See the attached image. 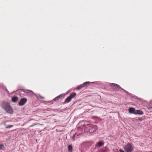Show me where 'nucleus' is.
Returning <instances> with one entry per match:
<instances>
[{"label": "nucleus", "mask_w": 152, "mask_h": 152, "mask_svg": "<svg viewBox=\"0 0 152 152\" xmlns=\"http://www.w3.org/2000/svg\"><path fill=\"white\" fill-rule=\"evenodd\" d=\"M119 151H120V152H125L123 150H122L121 149H120L119 150Z\"/></svg>", "instance_id": "19"}, {"label": "nucleus", "mask_w": 152, "mask_h": 152, "mask_svg": "<svg viewBox=\"0 0 152 152\" xmlns=\"http://www.w3.org/2000/svg\"><path fill=\"white\" fill-rule=\"evenodd\" d=\"M23 91L25 93H29L31 95L34 94V92L31 90H24Z\"/></svg>", "instance_id": "7"}, {"label": "nucleus", "mask_w": 152, "mask_h": 152, "mask_svg": "<svg viewBox=\"0 0 152 152\" xmlns=\"http://www.w3.org/2000/svg\"><path fill=\"white\" fill-rule=\"evenodd\" d=\"M59 96L60 97V98H61V97H62L63 95L62 94H60L59 95Z\"/></svg>", "instance_id": "20"}, {"label": "nucleus", "mask_w": 152, "mask_h": 152, "mask_svg": "<svg viewBox=\"0 0 152 152\" xmlns=\"http://www.w3.org/2000/svg\"><path fill=\"white\" fill-rule=\"evenodd\" d=\"M134 114H138L139 115H143V113L141 111L138 110H136L134 113Z\"/></svg>", "instance_id": "9"}, {"label": "nucleus", "mask_w": 152, "mask_h": 152, "mask_svg": "<svg viewBox=\"0 0 152 152\" xmlns=\"http://www.w3.org/2000/svg\"><path fill=\"white\" fill-rule=\"evenodd\" d=\"M27 101V99L26 98H23L20 99L18 104L20 106L23 105Z\"/></svg>", "instance_id": "6"}, {"label": "nucleus", "mask_w": 152, "mask_h": 152, "mask_svg": "<svg viewBox=\"0 0 152 152\" xmlns=\"http://www.w3.org/2000/svg\"><path fill=\"white\" fill-rule=\"evenodd\" d=\"M90 83V82H86L83 84V86H86L87 85H89Z\"/></svg>", "instance_id": "13"}, {"label": "nucleus", "mask_w": 152, "mask_h": 152, "mask_svg": "<svg viewBox=\"0 0 152 152\" xmlns=\"http://www.w3.org/2000/svg\"><path fill=\"white\" fill-rule=\"evenodd\" d=\"M124 149L127 152H131L133 150L132 145L129 143H128L124 147Z\"/></svg>", "instance_id": "2"}, {"label": "nucleus", "mask_w": 152, "mask_h": 152, "mask_svg": "<svg viewBox=\"0 0 152 152\" xmlns=\"http://www.w3.org/2000/svg\"><path fill=\"white\" fill-rule=\"evenodd\" d=\"M58 99H57V97H56V98H54L53 99V100L54 101H56Z\"/></svg>", "instance_id": "18"}, {"label": "nucleus", "mask_w": 152, "mask_h": 152, "mask_svg": "<svg viewBox=\"0 0 152 152\" xmlns=\"http://www.w3.org/2000/svg\"><path fill=\"white\" fill-rule=\"evenodd\" d=\"M84 86H83V84L81 85L80 86H79L77 88V90H80Z\"/></svg>", "instance_id": "14"}, {"label": "nucleus", "mask_w": 152, "mask_h": 152, "mask_svg": "<svg viewBox=\"0 0 152 152\" xmlns=\"http://www.w3.org/2000/svg\"><path fill=\"white\" fill-rule=\"evenodd\" d=\"M57 98V99H58L59 98H60V97H59V96H57L56 97Z\"/></svg>", "instance_id": "22"}, {"label": "nucleus", "mask_w": 152, "mask_h": 152, "mask_svg": "<svg viewBox=\"0 0 152 152\" xmlns=\"http://www.w3.org/2000/svg\"><path fill=\"white\" fill-rule=\"evenodd\" d=\"M135 111V109L133 107L130 108L129 109V112L131 113H133L134 114Z\"/></svg>", "instance_id": "8"}, {"label": "nucleus", "mask_w": 152, "mask_h": 152, "mask_svg": "<svg viewBox=\"0 0 152 152\" xmlns=\"http://www.w3.org/2000/svg\"><path fill=\"white\" fill-rule=\"evenodd\" d=\"M4 148V146L2 145H0V149H2Z\"/></svg>", "instance_id": "15"}, {"label": "nucleus", "mask_w": 152, "mask_h": 152, "mask_svg": "<svg viewBox=\"0 0 152 152\" xmlns=\"http://www.w3.org/2000/svg\"><path fill=\"white\" fill-rule=\"evenodd\" d=\"M104 144V142L103 141H101L98 142L96 145V146L98 147H100Z\"/></svg>", "instance_id": "10"}, {"label": "nucleus", "mask_w": 152, "mask_h": 152, "mask_svg": "<svg viewBox=\"0 0 152 152\" xmlns=\"http://www.w3.org/2000/svg\"><path fill=\"white\" fill-rule=\"evenodd\" d=\"M39 98L41 99H44L45 98L44 97H42V96H41L40 95H39Z\"/></svg>", "instance_id": "17"}, {"label": "nucleus", "mask_w": 152, "mask_h": 152, "mask_svg": "<svg viewBox=\"0 0 152 152\" xmlns=\"http://www.w3.org/2000/svg\"><path fill=\"white\" fill-rule=\"evenodd\" d=\"M111 86L113 89L115 91H118L120 89H121L122 90H124L125 92H126V90L122 88L120 86L117 84L112 83L111 84Z\"/></svg>", "instance_id": "3"}, {"label": "nucleus", "mask_w": 152, "mask_h": 152, "mask_svg": "<svg viewBox=\"0 0 152 152\" xmlns=\"http://www.w3.org/2000/svg\"><path fill=\"white\" fill-rule=\"evenodd\" d=\"M76 95V94L75 93L71 94L65 100V103H68L70 102L71 99L73 98Z\"/></svg>", "instance_id": "4"}, {"label": "nucleus", "mask_w": 152, "mask_h": 152, "mask_svg": "<svg viewBox=\"0 0 152 152\" xmlns=\"http://www.w3.org/2000/svg\"><path fill=\"white\" fill-rule=\"evenodd\" d=\"M105 150H104L103 152H104L105 151Z\"/></svg>", "instance_id": "23"}, {"label": "nucleus", "mask_w": 152, "mask_h": 152, "mask_svg": "<svg viewBox=\"0 0 152 152\" xmlns=\"http://www.w3.org/2000/svg\"><path fill=\"white\" fill-rule=\"evenodd\" d=\"M68 148L69 151L70 152H72V147L71 145H69L68 146Z\"/></svg>", "instance_id": "12"}, {"label": "nucleus", "mask_w": 152, "mask_h": 152, "mask_svg": "<svg viewBox=\"0 0 152 152\" xmlns=\"http://www.w3.org/2000/svg\"><path fill=\"white\" fill-rule=\"evenodd\" d=\"M18 100V98L17 97L15 96L12 98V102H16Z\"/></svg>", "instance_id": "11"}, {"label": "nucleus", "mask_w": 152, "mask_h": 152, "mask_svg": "<svg viewBox=\"0 0 152 152\" xmlns=\"http://www.w3.org/2000/svg\"><path fill=\"white\" fill-rule=\"evenodd\" d=\"M13 126L12 125H9V126H7L6 128H11Z\"/></svg>", "instance_id": "16"}, {"label": "nucleus", "mask_w": 152, "mask_h": 152, "mask_svg": "<svg viewBox=\"0 0 152 152\" xmlns=\"http://www.w3.org/2000/svg\"><path fill=\"white\" fill-rule=\"evenodd\" d=\"M138 119L139 120H140V121H142V118H138Z\"/></svg>", "instance_id": "21"}, {"label": "nucleus", "mask_w": 152, "mask_h": 152, "mask_svg": "<svg viewBox=\"0 0 152 152\" xmlns=\"http://www.w3.org/2000/svg\"><path fill=\"white\" fill-rule=\"evenodd\" d=\"M88 127H90L89 131L90 132H93L97 129V127L95 125L92 126L91 125H87L86 127L88 128Z\"/></svg>", "instance_id": "5"}, {"label": "nucleus", "mask_w": 152, "mask_h": 152, "mask_svg": "<svg viewBox=\"0 0 152 152\" xmlns=\"http://www.w3.org/2000/svg\"><path fill=\"white\" fill-rule=\"evenodd\" d=\"M2 108L5 110L6 112L9 114H12L13 111L10 104L8 102H3L1 104Z\"/></svg>", "instance_id": "1"}]
</instances>
